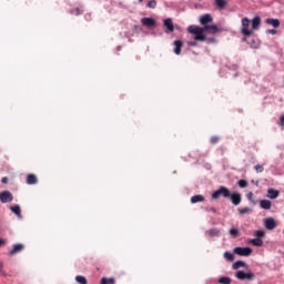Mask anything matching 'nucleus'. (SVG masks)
Masks as SVG:
<instances>
[{
  "label": "nucleus",
  "mask_w": 284,
  "mask_h": 284,
  "mask_svg": "<svg viewBox=\"0 0 284 284\" xmlns=\"http://www.w3.org/2000/svg\"><path fill=\"white\" fill-rule=\"evenodd\" d=\"M164 28L168 29V32H174V23L172 22V19L168 18L164 20Z\"/></svg>",
  "instance_id": "obj_17"
},
{
  "label": "nucleus",
  "mask_w": 284,
  "mask_h": 284,
  "mask_svg": "<svg viewBox=\"0 0 284 284\" xmlns=\"http://www.w3.org/2000/svg\"><path fill=\"white\" fill-rule=\"evenodd\" d=\"M280 194H281V192L277 190H274V189L267 190V197L271 200L278 199Z\"/></svg>",
  "instance_id": "obj_16"
},
{
  "label": "nucleus",
  "mask_w": 284,
  "mask_h": 284,
  "mask_svg": "<svg viewBox=\"0 0 284 284\" xmlns=\"http://www.w3.org/2000/svg\"><path fill=\"white\" fill-rule=\"evenodd\" d=\"M264 227H266V230H275L276 221L274 220V217H268L264 220Z\"/></svg>",
  "instance_id": "obj_8"
},
{
  "label": "nucleus",
  "mask_w": 284,
  "mask_h": 284,
  "mask_svg": "<svg viewBox=\"0 0 284 284\" xmlns=\"http://www.w3.org/2000/svg\"><path fill=\"white\" fill-rule=\"evenodd\" d=\"M246 197L248 199V201H252V199L254 197V193L252 192L247 193Z\"/></svg>",
  "instance_id": "obj_40"
},
{
  "label": "nucleus",
  "mask_w": 284,
  "mask_h": 284,
  "mask_svg": "<svg viewBox=\"0 0 284 284\" xmlns=\"http://www.w3.org/2000/svg\"><path fill=\"white\" fill-rule=\"evenodd\" d=\"M149 8H151L152 10H154V8H156V0H151L148 2L146 4Z\"/></svg>",
  "instance_id": "obj_36"
},
{
  "label": "nucleus",
  "mask_w": 284,
  "mask_h": 284,
  "mask_svg": "<svg viewBox=\"0 0 284 284\" xmlns=\"http://www.w3.org/2000/svg\"><path fill=\"white\" fill-rule=\"evenodd\" d=\"M204 28V32H210L211 34H216V32H219V27L215 24H206L203 27Z\"/></svg>",
  "instance_id": "obj_11"
},
{
  "label": "nucleus",
  "mask_w": 284,
  "mask_h": 284,
  "mask_svg": "<svg viewBox=\"0 0 284 284\" xmlns=\"http://www.w3.org/2000/svg\"><path fill=\"white\" fill-rule=\"evenodd\" d=\"M252 245H255V247H263V240L256 237L251 241Z\"/></svg>",
  "instance_id": "obj_25"
},
{
  "label": "nucleus",
  "mask_w": 284,
  "mask_h": 284,
  "mask_svg": "<svg viewBox=\"0 0 284 284\" xmlns=\"http://www.w3.org/2000/svg\"><path fill=\"white\" fill-rule=\"evenodd\" d=\"M187 32H190V34H194V41H205V39H207V37L204 36L205 33L204 27L190 26L187 28Z\"/></svg>",
  "instance_id": "obj_2"
},
{
  "label": "nucleus",
  "mask_w": 284,
  "mask_h": 284,
  "mask_svg": "<svg viewBox=\"0 0 284 284\" xmlns=\"http://www.w3.org/2000/svg\"><path fill=\"white\" fill-rule=\"evenodd\" d=\"M214 4L217 10H225V8L227 7V0H215Z\"/></svg>",
  "instance_id": "obj_14"
},
{
  "label": "nucleus",
  "mask_w": 284,
  "mask_h": 284,
  "mask_svg": "<svg viewBox=\"0 0 284 284\" xmlns=\"http://www.w3.org/2000/svg\"><path fill=\"white\" fill-rule=\"evenodd\" d=\"M1 245H3V240L0 239V247H1Z\"/></svg>",
  "instance_id": "obj_43"
},
{
  "label": "nucleus",
  "mask_w": 284,
  "mask_h": 284,
  "mask_svg": "<svg viewBox=\"0 0 284 284\" xmlns=\"http://www.w3.org/2000/svg\"><path fill=\"white\" fill-rule=\"evenodd\" d=\"M256 239H264L265 236V231L258 230L255 232Z\"/></svg>",
  "instance_id": "obj_32"
},
{
  "label": "nucleus",
  "mask_w": 284,
  "mask_h": 284,
  "mask_svg": "<svg viewBox=\"0 0 284 284\" xmlns=\"http://www.w3.org/2000/svg\"><path fill=\"white\" fill-rule=\"evenodd\" d=\"M265 23H267V26H272L273 28H278L281 26V20L274 19V18H268L265 20Z\"/></svg>",
  "instance_id": "obj_13"
},
{
  "label": "nucleus",
  "mask_w": 284,
  "mask_h": 284,
  "mask_svg": "<svg viewBox=\"0 0 284 284\" xmlns=\"http://www.w3.org/2000/svg\"><path fill=\"white\" fill-rule=\"evenodd\" d=\"M101 284H114V278L102 277Z\"/></svg>",
  "instance_id": "obj_30"
},
{
  "label": "nucleus",
  "mask_w": 284,
  "mask_h": 284,
  "mask_svg": "<svg viewBox=\"0 0 284 284\" xmlns=\"http://www.w3.org/2000/svg\"><path fill=\"white\" fill-rule=\"evenodd\" d=\"M232 267L234 270H240V267H247V264L243 261H236L235 263H233Z\"/></svg>",
  "instance_id": "obj_23"
},
{
  "label": "nucleus",
  "mask_w": 284,
  "mask_h": 284,
  "mask_svg": "<svg viewBox=\"0 0 284 284\" xmlns=\"http://www.w3.org/2000/svg\"><path fill=\"white\" fill-rule=\"evenodd\" d=\"M277 125H280V128H281L282 130H284V115H281V116H280V120H278V122H277Z\"/></svg>",
  "instance_id": "obj_37"
},
{
  "label": "nucleus",
  "mask_w": 284,
  "mask_h": 284,
  "mask_svg": "<svg viewBox=\"0 0 284 284\" xmlns=\"http://www.w3.org/2000/svg\"><path fill=\"white\" fill-rule=\"evenodd\" d=\"M173 45L175 47V48H174V54H181V50H182V48H183V41H181V40H175V41L173 42Z\"/></svg>",
  "instance_id": "obj_15"
},
{
  "label": "nucleus",
  "mask_w": 284,
  "mask_h": 284,
  "mask_svg": "<svg viewBox=\"0 0 284 284\" xmlns=\"http://www.w3.org/2000/svg\"><path fill=\"white\" fill-rule=\"evenodd\" d=\"M237 185H239V187H246V186H247V181H245V180H240V181L237 182Z\"/></svg>",
  "instance_id": "obj_38"
},
{
  "label": "nucleus",
  "mask_w": 284,
  "mask_h": 284,
  "mask_svg": "<svg viewBox=\"0 0 284 284\" xmlns=\"http://www.w3.org/2000/svg\"><path fill=\"white\" fill-rule=\"evenodd\" d=\"M230 235L232 236V239H239V236H241V232L239 231V229H231Z\"/></svg>",
  "instance_id": "obj_24"
},
{
  "label": "nucleus",
  "mask_w": 284,
  "mask_h": 284,
  "mask_svg": "<svg viewBox=\"0 0 284 284\" xmlns=\"http://www.w3.org/2000/svg\"><path fill=\"white\" fill-rule=\"evenodd\" d=\"M70 14H74L75 17H79L83 14V10L81 8L71 9Z\"/></svg>",
  "instance_id": "obj_27"
},
{
  "label": "nucleus",
  "mask_w": 284,
  "mask_h": 284,
  "mask_svg": "<svg viewBox=\"0 0 284 284\" xmlns=\"http://www.w3.org/2000/svg\"><path fill=\"white\" fill-rule=\"evenodd\" d=\"M37 175L34 174H28L27 175V185H37Z\"/></svg>",
  "instance_id": "obj_18"
},
{
  "label": "nucleus",
  "mask_w": 284,
  "mask_h": 284,
  "mask_svg": "<svg viewBox=\"0 0 284 284\" xmlns=\"http://www.w3.org/2000/svg\"><path fill=\"white\" fill-rule=\"evenodd\" d=\"M141 23L145 26V28H154V26H156V21L152 18H142Z\"/></svg>",
  "instance_id": "obj_9"
},
{
  "label": "nucleus",
  "mask_w": 284,
  "mask_h": 284,
  "mask_svg": "<svg viewBox=\"0 0 284 284\" xmlns=\"http://www.w3.org/2000/svg\"><path fill=\"white\" fill-rule=\"evenodd\" d=\"M205 201V196L203 195H193L191 197V203H203Z\"/></svg>",
  "instance_id": "obj_21"
},
{
  "label": "nucleus",
  "mask_w": 284,
  "mask_h": 284,
  "mask_svg": "<svg viewBox=\"0 0 284 284\" xmlns=\"http://www.w3.org/2000/svg\"><path fill=\"white\" fill-rule=\"evenodd\" d=\"M0 276L8 277V273L3 270V262H0Z\"/></svg>",
  "instance_id": "obj_33"
},
{
  "label": "nucleus",
  "mask_w": 284,
  "mask_h": 284,
  "mask_svg": "<svg viewBox=\"0 0 284 284\" xmlns=\"http://www.w3.org/2000/svg\"><path fill=\"white\" fill-rule=\"evenodd\" d=\"M10 210H11V212H13V214H16V216L21 219V206L13 205V206L10 207Z\"/></svg>",
  "instance_id": "obj_22"
},
{
  "label": "nucleus",
  "mask_w": 284,
  "mask_h": 284,
  "mask_svg": "<svg viewBox=\"0 0 284 284\" xmlns=\"http://www.w3.org/2000/svg\"><path fill=\"white\" fill-rule=\"evenodd\" d=\"M13 199L14 197L12 196V193H10V191H4V192L0 193L1 203H12Z\"/></svg>",
  "instance_id": "obj_6"
},
{
  "label": "nucleus",
  "mask_w": 284,
  "mask_h": 284,
  "mask_svg": "<svg viewBox=\"0 0 284 284\" xmlns=\"http://www.w3.org/2000/svg\"><path fill=\"white\" fill-rule=\"evenodd\" d=\"M220 234H221V231L216 227H213V229H210L209 231H206V235L211 236L212 239L214 236H220Z\"/></svg>",
  "instance_id": "obj_20"
},
{
  "label": "nucleus",
  "mask_w": 284,
  "mask_h": 284,
  "mask_svg": "<svg viewBox=\"0 0 284 284\" xmlns=\"http://www.w3.org/2000/svg\"><path fill=\"white\" fill-rule=\"evenodd\" d=\"M254 170H255V172H256L257 174H261V172H263L265 169L263 168V165L256 164V165L254 166Z\"/></svg>",
  "instance_id": "obj_35"
},
{
  "label": "nucleus",
  "mask_w": 284,
  "mask_h": 284,
  "mask_svg": "<svg viewBox=\"0 0 284 284\" xmlns=\"http://www.w3.org/2000/svg\"><path fill=\"white\" fill-rule=\"evenodd\" d=\"M234 254L237 256H250L252 254V250L250 247H241L237 246L233 250Z\"/></svg>",
  "instance_id": "obj_5"
},
{
  "label": "nucleus",
  "mask_w": 284,
  "mask_h": 284,
  "mask_svg": "<svg viewBox=\"0 0 284 284\" xmlns=\"http://www.w3.org/2000/svg\"><path fill=\"white\" fill-rule=\"evenodd\" d=\"M237 212H239V214H241V215H243V214H250V212H252V209H250V207L239 209Z\"/></svg>",
  "instance_id": "obj_31"
},
{
  "label": "nucleus",
  "mask_w": 284,
  "mask_h": 284,
  "mask_svg": "<svg viewBox=\"0 0 284 284\" xmlns=\"http://www.w3.org/2000/svg\"><path fill=\"white\" fill-rule=\"evenodd\" d=\"M219 141H221V139L216 135H213L210 139V143H212V145H215V143H219Z\"/></svg>",
  "instance_id": "obj_34"
},
{
  "label": "nucleus",
  "mask_w": 284,
  "mask_h": 284,
  "mask_svg": "<svg viewBox=\"0 0 284 284\" xmlns=\"http://www.w3.org/2000/svg\"><path fill=\"white\" fill-rule=\"evenodd\" d=\"M141 1H143V0H139L140 3H141Z\"/></svg>",
  "instance_id": "obj_44"
},
{
  "label": "nucleus",
  "mask_w": 284,
  "mask_h": 284,
  "mask_svg": "<svg viewBox=\"0 0 284 284\" xmlns=\"http://www.w3.org/2000/svg\"><path fill=\"white\" fill-rule=\"evenodd\" d=\"M232 193H230V189L225 186H221L217 191H214L212 193V199H219L220 196H223V199H230Z\"/></svg>",
  "instance_id": "obj_3"
},
{
  "label": "nucleus",
  "mask_w": 284,
  "mask_h": 284,
  "mask_svg": "<svg viewBox=\"0 0 284 284\" xmlns=\"http://www.w3.org/2000/svg\"><path fill=\"white\" fill-rule=\"evenodd\" d=\"M213 18L210 13H206L204 16L200 17V23L201 26H203V28H205V26H207V23H212Z\"/></svg>",
  "instance_id": "obj_7"
},
{
  "label": "nucleus",
  "mask_w": 284,
  "mask_h": 284,
  "mask_svg": "<svg viewBox=\"0 0 284 284\" xmlns=\"http://www.w3.org/2000/svg\"><path fill=\"white\" fill-rule=\"evenodd\" d=\"M233 205H241V194L240 193H233L229 197Z\"/></svg>",
  "instance_id": "obj_12"
},
{
  "label": "nucleus",
  "mask_w": 284,
  "mask_h": 284,
  "mask_svg": "<svg viewBox=\"0 0 284 284\" xmlns=\"http://www.w3.org/2000/svg\"><path fill=\"white\" fill-rule=\"evenodd\" d=\"M211 212L216 213V209L215 207H211Z\"/></svg>",
  "instance_id": "obj_42"
},
{
  "label": "nucleus",
  "mask_w": 284,
  "mask_h": 284,
  "mask_svg": "<svg viewBox=\"0 0 284 284\" xmlns=\"http://www.w3.org/2000/svg\"><path fill=\"white\" fill-rule=\"evenodd\" d=\"M1 183H8V178H2Z\"/></svg>",
  "instance_id": "obj_41"
},
{
  "label": "nucleus",
  "mask_w": 284,
  "mask_h": 284,
  "mask_svg": "<svg viewBox=\"0 0 284 284\" xmlns=\"http://www.w3.org/2000/svg\"><path fill=\"white\" fill-rule=\"evenodd\" d=\"M266 34H276V30L275 29H268V30H266Z\"/></svg>",
  "instance_id": "obj_39"
},
{
  "label": "nucleus",
  "mask_w": 284,
  "mask_h": 284,
  "mask_svg": "<svg viewBox=\"0 0 284 284\" xmlns=\"http://www.w3.org/2000/svg\"><path fill=\"white\" fill-rule=\"evenodd\" d=\"M260 206L262 210H272V202L270 200L260 201Z\"/></svg>",
  "instance_id": "obj_19"
},
{
  "label": "nucleus",
  "mask_w": 284,
  "mask_h": 284,
  "mask_svg": "<svg viewBox=\"0 0 284 284\" xmlns=\"http://www.w3.org/2000/svg\"><path fill=\"white\" fill-rule=\"evenodd\" d=\"M224 258L226 261H230L231 263L234 261V254L230 253V252H225L224 253Z\"/></svg>",
  "instance_id": "obj_29"
},
{
  "label": "nucleus",
  "mask_w": 284,
  "mask_h": 284,
  "mask_svg": "<svg viewBox=\"0 0 284 284\" xmlns=\"http://www.w3.org/2000/svg\"><path fill=\"white\" fill-rule=\"evenodd\" d=\"M236 278L239 281H254V273H245L243 271H237L235 273Z\"/></svg>",
  "instance_id": "obj_4"
},
{
  "label": "nucleus",
  "mask_w": 284,
  "mask_h": 284,
  "mask_svg": "<svg viewBox=\"0 0 284 284\" xmlns=\"http://www.w3.org/2000/svg\"><path fill=\"white\" fill-rule=\"evenodd\" d=\"M219 283L221 284H231L232 283V278L224 276V277H220L219 278Z\"/></svg>",
  "instance_id": "obj_28"
},
{
  "label": "nucleus",
  "mask_w": 284,
  "mask_h": 284,
  "mask_svg": "<svg viewBox=\"0 0 284 284\" xmlns=\"http://www.w3.org/2000/svg\"><path fill=\"white\" fill-rule=\"evenodd\" d=\"M258 28H261V17H254L252 21L250 18H242L241 34L243 37H252Z\"/></svg>",
  "instance_id": "obj_1"
},
{
  "label": "nucleus",
  "mask_w": 284,
  "mask_h": 284,
  "mask_svg": "<svg viewBox=\"0 0 284 284\" xmlns=\"http://www.w3.org/2000/svg\"><path fill=\"white\" fill-rule=\"evenodd\" d=\"M75 281L79 284H88V278H85V276H83V275H77Z\"/></svg>",
  "instance_id": "obj_26"
},
{
  "label": "nucleus",
  "mask_w": 284,
  "mask_h": 284,
  "mask_svg": "<svg viewBox=\"0 0 284 284\" xmlns=\"http://www.w3.org/2000/svg\"><path fill=\"white\" fill-rule=\"evenodd\" d=\"M23 250H26L23 244H14L9 254L10 256H14V254H19L20 252H23Z\"/></svg>",
  "instance_id": "obj_10"
}]
</instances>
